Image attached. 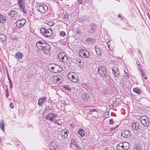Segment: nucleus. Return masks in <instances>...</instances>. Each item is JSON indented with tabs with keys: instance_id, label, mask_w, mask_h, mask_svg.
Instances as JSON below:
<instances>
[{
	"instance_id": "obj_1",
	"label": "nucleus",
	"mask_w": 150,
	"mask_h": 150,
	"mask_svg": "<svg viewBox=\"0 0 150 150\" xmlns=\"http://www.w3.org/2000/svg\"><path fill=\"white\" fill-rule=\"evenodd\" d=\"M36 45L39 49L42 51L45 54H47L49 53L51 46L44 40L38 41Z\"/></svg>"
},
{
	"instance_id": "obj_2",
	"label": "nucleus",
	"mask_w": 150,
	"mask_h": 150,
	"mask_svg": "<svg viewBox=\"0 0 150 150\" xmlns=\"http://www.w3.org/2000/svg\"><path fill=\"white\" fill-rule=\"evenodd\" d=\"M97 73L104 79L108 80L110 78L109 74L107 71L106 68L104 66H101L98 67Z\"/></svg>"
},
{
	"instance_id": "obj_3",
	"label": "nucleus",
	"mask_w": 150,
	"mask_h": 150,
	"mask_svg": "<svg viewBox=\"0 0 150 150\" xmlns=\"http://www.w3.org/2000/svg\"><path fill=\"white\" fill-rule=\"evenodd\" d=\"M40 32L45 37L50 36L52 34V30L51 29H46L45 28H42L40 30Z\"/></svg>"
},
{
	"instance_id": "obj_4",
	"label": "nucleus",
	"mask_w": 150,
	"mask_h": 150,
	"mask_svg": "<svg viewBox=\"0 0 150 150\" xmlns=\"http://www.w3.org/2000/svg\"><path fill=\"white\" fill-rule=\"evenodd\" d=\"M79 55L83 58H88L90 56L89 52L84 49H81L79 51Z\"/></svg>"
},
{
	"instance_id": "obj_5",
	"label": "nucleus",
	"mask_w": 150,
	"mask_h": 150,
	"mask_svg": "<svg viewBox=\"0 0 150 150\" xmlns=\"http://www.w3.org/2000/svg\"><path fill=\"white\" fill-rule=\"evenodd\" d=\"M58 57L61 61L64 62H66L68 59L66 53L63 52H61L59 53L58 54Z\"/></svg>"
},
{
	"instance_id": "obj_6",
	"label": "nucleus",
	"mask_w": 150,
	"mask_h": 150,
	"mask_svg": "<svg viewBox=\"0 0 150 150\" xmlns=\"http://www.w3.org/2000/svg\"><path fill=\"white\" fill-rule=\"evenodd\" d=\"M25 2L23 0H19L17 4L19 6V9L22 11L24 13H26V10L25 7Z\"/></svg>"
},
{
	"instance_id": "obj_7",
	"label": "nucleus",
	"mask_w": 150,
	"mask_h": 150,
	"mask_svg": "<svg viewBox=\"0 0 150 150\" xmlns=\"http://www.w3.org/2000/svg\"><path fill=\"white\" fill-rule=\"evenodd\" d=\"M57 114L54 113H50L47 115L46 117V119L48 120L51 122H53L57 117Z\"/></svg>"
},
{
	"instance_id": "obj_8",
	"label": "nucleus",
	"mask_w": 150,
	"mask_h": 150,
	"mask_svg": "<svg viewBox=\"0 0 150 150\" xmlns=\"http://www.w3.org/2000/svg\"><path fill=\"white\" fill-rule=\"evenodd\" d=\"M26 23V20L24 19H22L17 21L15 24L16 26L18 28H21Z\"/></svg>"
},
{
	"instance_id": "obj_9",
	"label": "nucleus",
	"mask_w": 150,
	"mask_h": 150,
	"mask_svg": "<svg viewBox=\"0 0 150 150\" xmlns=\"http://www.w3.org/2000/svg\"><path fill=\"white\" fill-rule=\"evenodd\" d=\"M121 135L124 138H127L130 137L131 133L129 130H124L121 132Z\"/></svg>"
},
{
	"instance_id": "obj_10",
	"label": "nucleus",
	"mask_w": 150,
	"mask_h": 150,
	"mask_svg": "<svg viewBox=\"0 0 150 150\" xmlns=\"http://www.w3.org/2000/svg\"><path fill=\"white\" fill-rule=\"evenodd\" d=\"M49 147L51 150H59L55 142H52L50 143Z\"/></svg>"
},
{
	"instance_id": "obj_11",
	"label": "nucleus",
	"mask_w": 150,
	"mask_h": 150,
	"mask_svg": "<svg viewBox=\"0 0 150 150\" xmlns=\"http://www.w3.org/2000/svg\"><path fill=\"white\" fill-rule=\"evenodd\" d=\"M47 9V7L46 6L43 5L39 6L38 10V11H40L41 13H43Z\"/></svg>"
},
{
	"instance_id": "obj_12",
	"label": "nucleus",
	"mask_w": 150,
	"mask_h": 150,
	"mask_svg": "<svg viewBox=\"0 0 150 150\" xmlns=\"http://www.w3.org/2000/svg\"><path fill=\"white\" fill-rule=\"evenodd\" d=\"M95 48L97 55L100 56L102 54L103 49L101 48L97 47V46H95Z\"/></svg>"
},
{
	"instance_id": "obj_13",
	"label": "nucleus",
	"mask_w": 150,
	"mask_h": 150,
	"mask_svg": "<svg viewBox=\"0 0 150 150\" xmlns=\"http://www.w3.org/2000/svg\"><path fill=\"white\" fill-rule=\"evenodd\" d=\"M88 32L92 34L95 33V26L92 23L91 24L90 28L88 30Z\"/></svg>"
},
{
	"instance_id": "obj_14",
	"label": "nucleus",
	"mask_w": 150,
	"mask_h": 150,
	"mask_svg": "<svg viewBox=\"0 0 150 150\" xmlns=\"http://www.w3.org/2000/svg\"><path fill=\"white\" fill-rule=\"evenodd\" d=\"M132 127L133 129L139 131L140 129L139 127V124L136 122H134L132 125Z\"/></svg>"
},
{
	"instance_id": "obj_15",
	"label": "nucleus",
	"mask_w": 150,
	"mask_h": 150,
	"mask_svg": "<svg viewBox=\"0 0 150 150\" xmlns=\"http://www.w3.org/2000/svg\"><path fill=\"white\" fill-rule=\"evenodd\" d=\"M61 132L62 133L61 136L62 138L63 139L66 138L69 134V131L67 130L65 131L64 130H63V131H62Z\"/></svg>"
},
{
	"instance_id": "obj_16",
	"label": "nucleus",
	"mask_w": 150,
	"mask_h": 150,
	"mask_svg": "<svg viewBox=\"0 0 150 150\" xmlns=\"http://www.w3.org/2000/svg\"><path fill=\"white\" fill-rule=\"evenodd\" d=\"M47 98L46 97H43L41 98H40L38 102V104L39 106H42L44 103L46 99Z\"/></svg>"
},
{
	"instance_id": "obj_17",
	"label": "nucleus",
	"mask_w": 150,
	"mask_h": 150,
	"mask_svg": "<svg viewBox=\"0 0 150 150\" xmlns=\"http://www.w3.org/2000/svg\"><path fill=\"white\" fill-rule=\"evenodd\" d=\"M144 126L147 127L149 126V120L148 117L141 122Z\"/></svg>"
},
{
	"instance_id": "obj_18",
	"label": "nucleus",
	"mask_w": 150,
	"mask_h": 150,
	"mask_svg": "<svg viewBox=\"0 0 150 150\" xmlns=\"http://www.w3.org/2000/svg\"><path fill=\"white\" fill-rule=\"evenodd\" d=\"M15 57L17 59H21L23 57V55L21 52H19L15 54Z\"/></svg>"
},
{
	"instance_id": "obj_19",
	"label": "nucleus",
	"mask_w": 150,
	"mask_h": 150,
	"mask_svg": "<svg viewBox=\"0 0 150 150\" xmlns=\"http://www.w3.org/2000/svg\"><path fill=\"white\" fill-rule=\"evenodd\" d=\"M73 76V78L72 77V79H71L70 80L72 82H76L79 80L77 76L75 74H74Z\"/></svg>"
},
{
	"instance_id": "obj_20",
	"label": "nucleus",
	"mask_w": 150,
	"mask_h": 150,
	"mask_svg": "<svg viewBox=\"0 0 150 150\" xmlns=\"http://www.w3.org/2000/svg\"><path fill=\"white\" fill-rule=\"evenodd\" d=\"M6 21V18L3 15L0 14V23H4Z\"/></svg>"
},
{
	"instance_id": "obj_21",
	"label": "nucleus",
	"mask_w": 150,
	"mask_h": 150,
	"mask_svg": "<svg viewBox=\"0 0 150 150\" xmlns=\"http://www.w3.org/2000/svg\"><path fill=\"white\" fill-rule=\"evenodd\" d=\"M133 91L135 93L138 94H140L142 93V90H140L139 88L136 87L135 88H134L133 89Z\"/></svg>"
},
{
	"instance_id": "obj_22",
	"label": "nucleus",
	"mask_w": 150,
	"mask_h": 150,
	"mask_svg": "<svg viewBox=\"0 0 150 150\" xmlns=\"http://www.w3.org/2000/svg\"><path fill=\"white\" fill-rule=\"evenodd\" d=\"M123 143H119L117 146V149L118 150H123Z\"/></svg>"
},
{
	"instance_id": "obj_23",
	"label": "nucleus",
	"mask_w": 150,
	"mask_h": 150,
	"mask_svg": "<svg viewBox=\"0 0 150 150\" xmlns=\"http://www.w3.org/2000/svg\"><path fill=\"white\" fill-rule=\"evenodd\" d=\"M6 39V36L2 34H0V40L2 42L5 41Z\"/></svg>"
},
{
	"instance_id": "obj_24",
	"label": "nucleus",
	"mask_w": 150,
	"mask_h": 150,
	"mask_svg": "<svg viewBox=\"0 0 150 150\" xmlns=\"http://www.w3.org/2000/svg\"><path fill=\"white\" fill-rule=\"evenodd\" d=\"M133 150H142L140 146L135 144L134 146Z\"/></svg>"
},
{
	"instance_id": "obj_25",
	"label": "nucleus",
	"mask_w": 150,
	"mask_h": 150,
	"mask_svg": "<svg viewBox=\"0 0 150 150\" xmlns=\"http://www.w3.org/2000/svg\"><path fill=\"white\" fill-rule=\"evenodd\" d=\"M4 120H1L0 121V127L1 128V129L4 131Z\"/></svg>"
},
{
	"instance_id": "obj_26",
	"label": "nucleus",
	"mask_w": 150,
	"mask_h": 150,
	"mask_svg": "<svg viewBox=\"0 0 150 150\" xmlns=\"http://www.w3.org/2000/svg\"><path fill=\"white\" fill-rule=\"evenodd\" d=\"M82 97L83 100L85 101L88 100L89 99V97L88 94L83 95Z\"/></svg>"
},
{
	"instance_id": "obj_27",
	"label": "nucleus",
	"mask_w": 150,
	"mask_h": 150,
	"mask_svg": "<svg viewBox=\"0 0 150 150\" xmlns=\"http://www.w3.org/2000/svg\"><path fill=\"white\" fill-rule=\"evenodd\" d=\"M124 144V148L123 149L125 150H127L129 147V144L127 142H123Z\"/></svg>"
},
{
	"instance_id": "obj_28",
	"label": "nucleus",
	"mask_w": 150,
	"mask_h": 150,
	"mask_svg": "<svg viewBox=\"0 0 150 150\" xmlns=\"http://www.w3.org/2000/svg\"><path fill=\"white\" fill-rule=\"evenodd\" d=\"M77 64L79 66L81 67H82L84 66L83 62L81 61L80 59L79 60L77 61Z\"/></svg>"
},
{
	"instance_id": "obj_29",
	"label": "nucleus",
	"mask_w": 150,
	"mask_h": 150,
	"mask_svg": "<svg viewBox=\"0 0 150 150\" xmlns=\"http://www.w3.org/2000/svg\"><path fill=\"white\" fill-rule=\"evenodd\" d=\"M8 14L9 16H11V17H13L16 14V12L14 11L11 10L9 12Z\"/></svg>"
},
{
	"instance_id": "obj_30",
	"label": "nucleus",
	"mask_w": 150,
	"mask_h": 150,
	"mask_svg": "<svg viewBox=\"0 0 150 150\" xmlns=\"http://www.w3.org/2000/svg\"><path fill=\"white\" fill-rule=\"evenodd\" d=\"M18 39V37L16 36H13L11 38V40L14 42H17Z\"/></svg>"
},
{
	"instance_id": "obj_31",
	"label": "nucleus",
	"mask_w": 150,
	"mask_h": 150,
	"mask_svg": "<svg viewBox=\"0 0 150 150\" xmlns=\"http://www.w3.org/2000/svg\"><path fill=\"white\" fill-rule=\"evenodd\" d=\"M75 74L73 73V72H70L68 74L67 77L70 80L71 79H72V77L73 78V76L74 75V74Z\"/></svg>"
},
{
	"instance_id": "obj_32",
	"label": "nucleus",
	"mask_w": 150,
	"mask_h": 150,
	"mask_svg": "<svg viewBox=\"0 0 150 150\" xmlns=\"http://www.w3.org/2000/svg\"><path fill=\"white\" fill-rule=\"evenodd\" d=\"M71 144H74V146L76 147H78V145L76 143V142L75 140L74 139H72V140L71 141Z\"/></svg>"
},
{
	"instance_id": "obj_33",
	"label": "nucleus",
	"mask_w": 150,
	"mask_h": 150,
	"mask_svg": "<svg viewBox=\"0 0 150 150\" xmlns=\"http://www.w3.org/2000/svg\"><path fill=\"white\" fill-rule=\"evenodd\" d=\"M112 73H114V75L116 77H118L119 76L120 73V71H119L114 72Z\"/></svg>"
},
{
	"instance_id": "obj_34",
	"label": "nucleus",
	"mask_w": 150,
	"mask_h": 150,
	"mask_svg": "<svg viewBox=\"0 0 150 150\" xmlns=\"http://www.w3.org/2000/svg\"><path fill=\"white\" fill-rule=\"evenodd\" d=\"M147 117H148L145 116H143L142 117H141L139 118L140 120V121L141 122L143 121H144V120L146 119Z\"/></svg>"
},
{
	"instance_id": "obj_35",
	"label": "nucleus",
	"mask_w": 150,
	"mask_h": 150,
	"mask_svg": "<svg viewBox=\"0 0 150 150\" xmlns=\"http://www.w3.org/2000/svg\"><path fill=\"white\" fill-rule=\"evenodd\" d=\"M125 72V74L124 75V78L126 79H128L129 78V74L128 73L125 72V71H124Z\"/></svg>"
},
{
	"instance_id": "obj_36",
	"label": "nucleus",
	"mask_w": 150,
	"mask_h": 150,
	"mask_svg": "<svg viewBox=\"0 0 150 150\" xmlns=\"http://www.w3.org/2000/svg\"><path fill=\"white\" fill-rule=\"evenodd\" d=\"M96 111L97 112V110H96L95 109H90L89 111V114L92 115V114L93 112Z\"/></svg>"
},
{
	"instance_id": "obj_37",
	"label": "nucleus",
	"mask_w": 150,
	"mask_h": 150,
	"mask_svg": "<svg viewBox=\"0 0 150 150\" xmlns=\"http://www.w3.org/2000/svg\"><path fill=\"white\" fill-rule=\"evenodd\" d=\"M64 88H65V90H67L69 91H71V88L70 87H69L68 86H64Z\"/></svg>"
},
{
	"instance_id": "obj_38",
	"label": "nucleus",
	"mask_w": 150,
	"mask_h": 150,
	"mask_svg": "<svg viewBox=\"0 0 150 150\" xmlns=\"http://www.w3.org/2000/svg\"><path fill=\"white\" fill-rule=\"evenodd\" d=\"M54 79L56 80V81H59L61 79V77L59 76H54Z\"/></svg>"
},
{
	"instance_id": "obj_39",
	"label": "nucleus",
	"mask_w": 150,
	"mask_h": 150,
	"mask_svg": "<svg viewBox=\"0 0 150 150\" xmlns=\"http://www.w3.org/2000/svg\"><path fill=\"white\" fill-rule=\"evenodd\" d=\"M63 18L65 21H67L68 19V15L67 14H65L64 15Z\"/></svg>"
},
{
	"instance_id": "obj_40",
	"label": "nucleus",
	"mask_w": 150,
	"mask_h": 150,
	"mask_svg": "<svg viewBox=\"0 0 150 150\" xmlns=\"http://www.w3.org/2000/svg\"><path fill=\"white\" fill-rule=\"evenodd\" d=\"M118 68L117 67H114L112 68V70L113 72L118 71Z\"/></svg>"
},
{
	"instance_id": "obj_41",
	"label": "nucleus",
	"mask_w": 150,
	"mask_h": 150,
	"mask_svg": "<svg viewBox=\"0 0 150 150\" xmlns=\"http://www.w3.org/2000/svg\"><path fill=\"white\" fill-rule=\"evenodd\" d=\"M82 131H83V129H79V131H78V134L81 135V133H83V132H82Z\"/></svg>"
},
{
	"instance_id": "obj_42",
	"label": "nucleus",
	"mask_w": 150,
	"mask_h": 150,
	"mask_svg": "<svg viewBox=\"0 0 150 150\" xmlns=\"http://www.w3.org/2000/svg\"><path fill=\"white\" fill-rule=\"evenodd\" d=\"M6 97H8L9 96L8 90V88H7L6 90Z\"/></svg>"
},
{
	"instance_id": "obj_43",
	"label": "nucleus",
	"mask_w": 150,
	"mask_h": 150,
	"mask_svg": "<svg viewBox=\"0 0 150 150\" xmlns=\"http://www.w3.org/2000/svg\"><path fill=\"white\" fill-rule=\"evenodd\" d=\"M141 74L142 75V76L145 79H147V78L146 77V75L145 74L144 72H142L141 73Z\"/></svg>"
},
{
	"instance_id": "obj_44",
	"label": "nucleus",
	"mask_w": 150,
	"mask_h": 150,
	"mask_svg": "<svg viewBox=\"0 0 150 150\" xmlns=\"http://www.w3.org/2000/svg\"><path fill=\"white\" fill-rule=\"evenodd\" d=\"M109 125H112L114 123V121L112 119H111L110 120Z\"/></svg>"
},
{
	"instance_id": "obj_45",
	"label": "nucleus",
	"mask_w": 150,
	"mask_h": 150,
	"mask_svg": "<svg viewBox=\"0 0 150 150\" xmlns=\"http://www.w3.org/2000/svg\"><path fill=\"white\" fill-rule=\"evenodd\" d=\"M66 34L64 32L62 31L60 33V36H63L64 35H65Z\"/></svg>"
},
{
	"instance_id": "obj_46",
	"label": "nucleus",
	"mask_w": 150,
	"mask_h": 150,
	"mask_svg": "<svg viewBox=\"0 0 150 150\" xmlns=\"http://www.w3.org/2000/svg\"><path fill=\"white\" fill-rule=\"evenodd\" d=\"M118 125H117L115 127H113L110 128V130L112 131V130H114L115 129H116L117 127H118Z\"/></svg>"
},
{
	"instance_id": "obj_47",
	"label": "nucleus",
	"mask_w": 150,
	"mask_h": 150,
	"mask_svg": "<svg viewBox=\"0 0 150 150\" xmlns=\"http://www.w3.org/2000/svg\"><path fill=\"white\" fill-rule=\"evenodd\" d=\"M9 83H10V88H13V86H12V81H11V79H9Z\"/></svg>"
},
{
	"instance_id": "obj_48",
	"label": "nucleus",
	"mask_w": 150,
	"mask_h": 150,
	"mask_svg": "<svg viewBox=\"0 0 150 150\" xmlns=\"http://www.w3.org/2000/svg\"><path fill=\"white\" fill-rule=\"evenodd\" d=\"M61 103L62 104L63 106L66 105V102L64 100H62L61 101Z\"/></svg>"
},
{
	"instance_id": "obj_49",
	"label": "nucleus",
	"mask_w": 150,
	"mask_h": 150,
	"mask_svg": "<svg viewBox=\"0 0 150 150\" xmlns=\"http://www.w3.org/2000/svg\"><path fill=\"white\" fill-rule=\"evenodd\" d=\"M82 132H83V133H81L80 136L81 137H83L85 135V132L84 131H82Z\"/></svg>"
},
{
	"instance_id": "obj_50",
	"label": "nucleus",
	"mask_w": 150,
	"mask_h": 150,
	"mask_svg": "<svg viewBox=\"0 0 150 150\" xmlns=\"http://www.w3.org/2000/svg\"><path fill=\"white\" fill-rule=\"evenodd\" d=\"M118 16L120 18V20L122 21H124V19L120 15H118Z\"/></svg>"
},
{
	"instance_id": "obj_51",
	"label": "nucleus",
	"mask_w": 150,
	"mask_h": 150,
	"mask_svg": "<svg viewBox=\"0 0 150 150\" xmlns=\"http://www.w3.org/2000/svg\"><path fill=\"white\" fill-rule=\"evenodd\" d=\"M10 107L11 108H13L14 106L13 103H11L10 105Z\"/></svg>"
},
{
	"instance_id": "obj_52",
	"label": "nucleus",
	"mask_w": 150,
	"mask_h": 150,
	"mask_svg": "<svg viewBox=\"0 0 150 150\" xmlns=\"http://www.w3.org/2000/svg\"><path fill=\"white\" fill-rule=\"evenodd\" d=\"M78 2L79 4H83V0H78Z\"/></svg>"
},
{
	"instance_id": "obj_53",
	"label": "nucleus",
	"mask_w": 150,
	"mask_h": 150,
	"mask_svg": "<svg viewBox=\"0 0 150 150\" xmlns=\"http://www.w3.org/2000/svg\"><path fill=\"white\" fill-rule=\"evenodd\" d=\"M50 67V68L51 69L52 71H54V67H50V65H49L48 67Z\"/></svg>"
},
{
	"instance_id": "obj_54",
	"label": "nucleus",
	"mask_w": 150,
	"mask_h": 150,
	"mask_svg": "<svg viewBox=\"0 0 150 150\" xmlns=\"http://www.w3.org/2000/svg\"><path fill=\"white\" fill-rule=\"evenodd\" d=\"M138 52L139 54V55H140L142 57V53L141 52V51L140 50H139L138 51Z\"/></svg>"
},
{
	"instance_id": "obj_55",
	"label": "nucleus",
	"mask_w": 150,
	"mask_h": 150,
	"mask_svg": "<svg viewBox=\"0 0 150 150\" xmlns=\"http://www.w3.org/2000/svg\"><path fill=\"white\" fill-rule=\"evenodd\" d=\"M76 33L79 34L81 33V31L80 30H76Z\"/></svg>"
},
{
	"instance_id": "obj_56",
	"label": "nucleus",
	"mask_w": 150,
	"mask_h": 150,
	"mask_svg": "<svg viewBox=\"0 0 150 150\" xmlns=\"http://www.w3.org/2000/svg\"><path fill=\"white\" fill-rule=\"evenodd\" d=\"M107 45L108 46V47L109 50H110V44H108V42L107 43Z\"/></svg>"
},
{
	"instance_id": "obj_57",
	"label": "nucleus",
	"mask_w": 150,
	"mask_h": 150,
	"mask_svg": "<svg viewBox=\"0 0 150 150\" xmlns=\"http://www.w3.org/2000/svg\"><path fill=\"white\" fill-rule=\"evenodd\" d=\"M7 76L8 79V80H9V79H11L10 78V77H9V75L8 73H7Z\"/></svg>"
},
{
	"instance_id": "obj_58",
	"label": "nucleus",
	"mask_w": 150,
	"mask_h": 150,
	"mask_svg": "<svg viewBox=\"0 0 150 150\" xmlns=\"http://www.w3.org/2000/svg\"><path fill=\"white\" fill-rule=\"evenodd\" d=\"M138 67L139 68V69H140V71L141 72V73L143 72H144V71H143V70L142 69H140V68H139V66Z\"/></svg>"
},
{
	"instance_id": "obj_59",
	"label": "nucleus",
	"mask_w": 150,
	"mask_h": 150,
	"mask_svg": "<svg viewBox=\"0 0 150 150\" xmlns=\"http://www.w3.org/2000/svg\"><path fill=\"white\" fill-rule=\"evenodd\" d=\"M147 15L148 16V17L149 19L150 20V15L149 13H147Z\"/></svg>"
},
{
	"instance_id": "obj_60",
	"label": "nucleus",
	"mask_w": 150,
	"mask_h": 150,
	"mask_svg": "<svg viewBox=\"0 0 150 150\" xmlns=\"http://www.w3.org/2000/svg\"><path fill=\"white\" fill-rule=\"evenodd\" d=\"M56 123L57 124H58V125H60L59 124V123H57V122H56Z\"/></svg>"
},
{
	"instance_id": "obj_61",
	"label": "nucleus",
	"mask_w": 150,
	"mask_h": 150,
	"mask_svg": "<svg viewBox=\"0 0 150 150\" xmlns=\"http://www.w3.org/2000/svg\"><path fill=\"white\" fill-rule=\"evenodd\" d=\"M137 65L139 66V64H138V63L137 62Z\"/></svg>"
},
{
	"instance_id": "obj_62",
	"label": "nucleus",
	"mask_w": 150,
	"mask_h": 150,
	"mask_svg": "<svg viewBox=\"0 0 150 150\" xmlns=\"http://www.w3.org/2000/svg\"><path fill=\"white\" fill-rule=\"evenodd\" d=\"M73 126H74V125H72V127H73Z\"/></svg>"
},
{
	"instance_id": "obj_63",
	"label": "nucleus",
	"mask_w": 150,
	"mask_h": 150,
	"mask_svg": "<svg viewBox=\"0 0 150 150\" xmlns=\"http://www.w3.org/2000/svg\"><path fill=\"white\" fill-rule=\"evenodd\" d=\"M73 126H74V125H72V127H73Z\"/></svg>"
}]
</instances>
